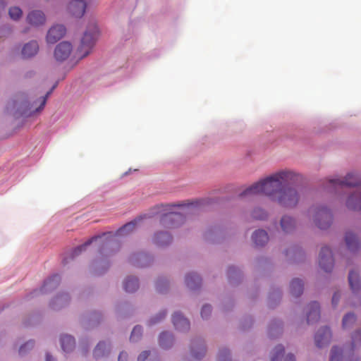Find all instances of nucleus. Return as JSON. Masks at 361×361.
Wrapping results in <instances>:
<instances>
[{
	"label": "nucleus",
	"instance_id": "5",
	"mask_svg": "<svg viewBox=\"0 0 361 361\" xmlns=\"http://www.w3.org/2000/svg\"><path fill=\"white\" fill-rule=\"evenodd\" d=\"M308 214L312 217L316 226L321 229L329 228L332 222L331 212L324 207H312L308 210Z\"/></svg>",
	"mask_w": 361,
	"mask_h": 361
},
{
	"label": "nucleus",
	"instance_id": "1",
	"mask_svg": "<svg viewBox=\"0 0 361 361\" xmlns=\"http://www.w3.org/2000/svg\"><path fill=\"white\" fill-rule=\"evenodd\" d=\"M298 175L292 171H280L247 188L240 194V197L263 194L276 201L282 188L298 180Z\"/></svg>",
	"mask_w": 361,
	"mask_h": 361
},
{
	"label": "nucleus",
	"instance_id": "52",
	"mask_svg": "<svg viewBox=\"0 0 361 361\" xmlns=\"http://www.w3.org/2000/svg\"><path fill=\"white\" fill-rule=\"evenodd\" d=\"M235 267H229L228 268V274H230L231 272H235Z\"/></svg>",
	"mask_w": 361,
	"mask_h": 361
},
{
	"label": "nucleus",
	"instance_id": "3",
	"mask_svg": "<svg viewBox=\"0 0 361 361\" xmlns=\"http://www.w3.org/2000/svg\"><path fill=\"white\" fill-rule=\"evenodd\" d=\"M98 35L99 31L96 24L92 23L90 25L87 30L85 32L78 49V54L80 59L87 56L90 53Z\"/></svg>",
	"mask_w": 361,
	"mask_h": 361
},
{
	"label": "nucleus",
	"instance_id": "23",
	"mask_svg": "<svg viewBox=\"0 0 361 361\" xmlns=\"http://www.w3.org/2000/svg\"><path fill=\"white\" fill-rule=\"evenodd\" d=\"M345 243L348 249L351 251H355L358 249L360 243L359 241L353 233L347 232L345 237Z\"/></svg>",
	"mask_w": 361,
	"mask_h": 361
},
{
	"label": "nucleus",
	"instance_id": "34",
	"mask_svg": "<svg viewBox=\"0 0 361 361\" xmlns=\"http://www.w3.org/2000/svg\"><path fill=\"white\" fill-rule=\"evenodd\" d=\"M356 321V317L353 313H348L343 319V327L347 329L351 326Z\"/></svg>",
	"mask_w": 361,
	"mask_h": 361
},
{
	"label": "nucleus",
	"instance_id": "47",
	"mask_svg": "<svg viewBox=\"0 0 361 361\" xmlns=\"http://www.w3.org/2000/svg\"><path fill=\"white\" fill-rule=\"evenodd\" d=\"M341 295L339 293H335L332 297V305L336 306L339 300Z\"/></svg>",
	"mask_w": 361,
	"mask_h": 361
},
{
	"label": "nucleus",
	"instance_id": "24",
	"mask_svg": "<svg viewBox=\"0 0 361 361\" xmlns=\"http://www.w3.org/2000/svg\"><path fill=\"white\" fill-rule=\"evenodd\" d=\"M70 300V298L67 294H61L57 295L51 302V305L54 310H59L64 305H67Z\"/></svg>",
	"mask_w": 361,
	"mask_h": 361
},
{
	"label": "nucleus",
	"instance_id": "31",
	"mask_svg": "<svg viewBox=\"0 0 361 361\" xmlns=\"http://www.w3.org/2000/svg\"><path fill=\"white\" fill-rule=\"evenodd\" d=\"M109 351V345L105 342H99L94 350V356L96 358L103 357Z\"/></svg>",
	"mask_w": 361,
	"mask_h": 361
},
{
	"label": "nucleus",
	"instance_id": "2",
	"mask_svg": "<svg viewBox=\"0 0 361 361\" xmlns=\"http://www.w3.org/2000/svg\"><path fill=\"white\" fill-rule=\"evenodd\" d=\"M175 204H166L160 205L157 207V209L159 210L156 214H161L160 223L164 227L167 228H173L184 222V216L180 212H171L173 207H175Z\"/></svg>",
	"mask_w": 361,
	"mask_h": 361
},
{
	"label": "nucleus",
	"instance_id": "42",
	"mask_svg": "<svg viewBox=\"0 0 361 361\" xmlns=\"http://www.w3.org/2000/svg\"><path fill=\"white\" fill-rule=\"evenodd\" d=\"M230 353L227 349L221 350L219 353L218 361H227Z\"/></svg>",
	"mask_w": 361,
	"mask_h": 361
},
{
	"label": "nucleus",
	"instance_id": "9",
	"mask_svg": "<svg viewBox=\"0 0 361 361\" xmlns=\"http://www.w3.org/2000/svg\"><path fill=\"white\" fill-rule=\"evenodd\" d=\"M87 7V4L84 0L71 1L68 6V11L69 13L76 18L83 16Z\"/></svg>",
	"mask_w": 361,
	"mask_h": 361
},
{
	"label": "nucleus",
	"instance_id": "25",
	"mask_svg": "<svg viewBox=\"0 0 361 361\" xmlns=\"http://www.w3.org/2000/svg\"><path fill=\"white\" fill-rule=\"evenodd\" d=\"M290 293L295 297L300 296L303 291V282L299 279H294L290 282Z\"/></svg>",
	"mask_w": 361,
	"mask_h": 361
},
{
	"label": "nucleus",
	"instance_id": "30",
	"mask_svg": "<svg viewBox=\"0 0 361 361\" xmlns=\"http://www.w3.org/2000/svg\"><path fill=\"white\" fill-rule=\"evenodd\" d=\"M348 281L353 293H355L360 288V280L357 273L351 271L348 275Z\"/></svg>",
	"mask_w": 361,
	"mask_h": 361
},
{
	"label": "nucleus",
	"instance_id": "44",
	"mask_svg": "<svg viewBox=\"0 0 361 361\" xmlns=\"http://www.w3.org/2000/svg\"><path fill=\"white\" fill-rule=\"evenodd\" d=\"M34 346V342L32 341H29L27 343H26L25 345H22L20 348V350H19V353L20 355H23L25 352V349L27 347L28 348L31 349Z\"/></svg>",
	"mask_w": 361,
	"mask_h": 361
},
{
	"label": "nucleus",
	"instance_id": "32",
	"mask_svg": "<svg viewBox=\"0 0 361 361\" xmlns=\"http://www.w3.org/2000/svg\"><path fill=\"white\" fill-rule=\"evenodd\" d=\"M51 90H50L49 92H48L45 96L44 97H42L41 98H39V102H40V105L39 107L36 108L35 110H32V108H33V104H32V106L29 108V110H30V112H27V111H23V114H25L26 116H31L32 114H33L34 113H36V112H39L41 110L43 109L44 106H45L46 104V102H47V99L48 98V97L49 96V94H51Z\"/></svg>",
	"mask_w": 361,
	"mask_h": 361
},
{
	"label": "nucleus",
	"instance_id": "45",
	"mask_svg": "<svg viewBox=\"0 0 361 361\" xmlns=\"http://www.w3.org/2000/svg\"><path fill=\"white\" fill-rule=\"evenodd\" d=\"M149 355V352L145 350L139 355V356L137 357V361H145V360L148 357Z\"/></svg>",
	"mask_w": 361,
	"mask_h": 361
},
{
	"label": "nucleus",
	"instance_id": "27",
	"mask_svg": "<svg viewBox=\"0 0 361 361\" xmlns=\"http://www.w3.org/2000/svg\"><path fill=\"white\" fill-rule=\"evenodd\" d=\"M191 353L194 357L200 359L206 353V348L203 343H192L191 345Z\"/></svg>",
	"mask_w": 361,
	"mask_h": 361
},
{
	"label": "nucleus",
	"instance_id": "37",
	"mask_svg": "<svg viewBox=\"0 0 361 361\" xmlns=\"http://www.w3.org/2000/svg\"><path fill=\"white\" fill-rule=\"evenodd\" d=\"M252 216L257 220H264L267 217V214L261 208H256L252 211Z\"/></svg>",
	"mask_w": 361,
	"mask_h": 361
},
{
	"label": "nucleus",
	"instance_id": "51",
	"mask_svg": "<svg viewBox=\"0 0 361 361\" xmlns=\"http://www.w3.org/2000/svg\"><path fill=\"white\" fill-rule=\"evenodd\" d=\"M146 258H147V256L143 255H140L138 256L137 259L139 261H141V260H143V259H145Z\"/></svg>",
	"mask_w": 361,
	"mask_h": 361
},
{
	"label": "nucleus",
	"instance_id": "17",
	"mask_svg": "<svg viewBox=\"0 0 361 361\" xmlns=\"http://www.w3.org/2000/svg\"><path fill=\"white\" fill-rule=\"evenodd\" d=\"M99 237H93L90 240L85 242L84 244L75 247L68 257L64 258L63 262V264L68 263V259H73L74 257L80 255L82 251L85 250L86 247L90 245L94 240H97Z\"/></svg>",
	"mask_w": 361,
	"mask_h": 361
},
{
	"label": "nucleus",
	"instance_id": "54",
	"mask_svg": "<svg viewBox=\"0 0 361 361\" xmlns=\"http://www.w3.org/2000/svg\"><path fill=\"white\" fill-rule=\"evenodd\" d=\"M345 361H350V360H348V359H345Z\"/></svg>",
	"mask_w": 361,
	"mask_h": 361
},
{
	"label": "nucleus",
	"instance_id": "29",
	"mask_svg": "<svg viewBox=\"0 0 361 361\" xmlns=\"http://www.w3.org/2000/svg\"><path fill=\"white\" fill-rule=\"evenodd\" d=\"M173 342L172 335L168 332H163L159 336V345L163 348H168L171 347Z\"/></svg>",
	"mask_w": 361,
	"mask_h": 361
},
{
	"label": "nucleus",
	"instance_id": "19",
	"mask_svg": "<svg viewBox=\"0 0 361 361\" xmlns=\"http://www.w3.org/2000/svg\"><path fill=\"white\" fill-rule=\"evenodd\" d=\"M61 278L58 274L53 275L44 281L42 291L46 293L56 288L60 283Z\"/></svg>",
	"mask_w": 361,
	"mask_h": 361
},
{
	"label": "nucleus",
	"instance_id": "7",
	"mask_svg": "<svg viewBox=\"0 0 361 361\" xmlns=\"http://www.w3.org/2000/svg\"><path fill=\"white\" fill-rule=\"evenodd\" d=\"M320 267L326 272H329L334 267V259L332 252L328 247H323L321 249L319 257Z\"/></svg>",
	"mask_w": 361,
	"mask_h": 361
},
{
	"label": "nucleus",
	"instance_id": "13",
	"mask_svg": "<svg viewBox=\"0 0 361 361\" xmlns=\"http://www.w3.org/2000/svg\"><path fill=\"white\" fill-rule=\"evenodd\" d=\"M320 318L319 305L317 302H311L307 307V321L308 324H313Z\"/></svg>",
	"mask_w": 361,
	"mask_h": 361
},
{
	"label": "nucleus",
	"instance_id": "11",
	"mask_svg": "<svg viewBox=\"0 0 361 361\" xmlns=\"http://www.w3.org/2000/svg\"><path fill=\"white\" fill-rule=\"evenodd\" d=\"M331 332L328 327L319 329L314 337L316 345L322 348L329 343L331 338Z\"/></svg>",
	"mask_w": 361,
	"mask_h": 361
},
{
	"label": "nucleus",
	"instance_id": "26",
	"mask_svg": "<svg viewBox=\"0 0 361 361\" xmlns=\"http://www.w3.org/2000/svg\"><path fill=\"white\" fill-rule=\"evenodd\" d=\"M61 345L64 352L71 351L75 347V339L71 336H63L61 338Z\"/></svg>",
	"mask_w": 361,
	"mask_h": 361
},
{
	"label": "nucleus",
	"instance_id": "28",
	"mask_svg": "<svg viewBox=\"0 0 361 361\" xmlns=\"http://www.w3.org/2000/svg\"><path fill=\"white\" fill-rule=\"evenodd\" d=\"M124 289L128 293L135 291L138 287V280L135 277H128L123 283Z\"/></svg>",
	"mask_w": 361,
	"mask_h": 361
},
{
	"label": "nucleus",
	"instance_id": "4",
	"mask_svg": "<svg viewBox=\"0 0 361 361\" xmlns=\"http://www.w3.org/2000/svg\"><path fill=\"white\" fill-rule=\"evenodd\" d=\"M299 199L298 191L295 188L288 187L286 185L279 191L276 202L281 207L293 208L298 204Z\"/></svg>",
	"mask_w": 361,
	"mask_h": 361
},
{
	"label": "nucleus",
	"instance_id": "20",
	"mask_svg": "<svg viewBox=\"0 0 361 361\" xmlns=\"http://www.w3.org/2000/svg\"><path fill=\"white\" fill-rule=\"evenodd\" d=\"M281 227L285 233H290L295 228V221L291 216H283L281 219Z\"/></svg>",
	"mask_w": 361,
	"mask_h": 361
},
{
	"label": "nucleus",
	"instance_id": "8",
	"mask_svg": "<svg viewBox=\"0 0 361 361\" xmlns=\"http://www.w3.org/2000/svg\"><path fill=\"white\" fill-rule=\"evenodd\" d=\"M72 45L68 42L59 43L54 51V57L59 61L66 60L72 52Z\"/></svg>",
	"mask_w": 361,
	"mask_h": 361
},
{
	"label": "nucleus",
	"instance_id": "12",
	"mask_svg": "<svg viewBox=\"0 0 361 361\" xmlns=\"http://www.w3.org/2000/svg\"><path fill=\"white\" fill-rule=\"evenodd\" d=\"M172 322L178 331H185L190 329L189 321L180 312H175L172 315Z\"/></svg>",
	"mask_w": 361,
	"mask_h": 361
},
{
	"label": "nucleus",
	"instance_id": "15",
	"mask_svg": "<svg viewBox=\"0 0 361 361\" xmlns=\"http://www.w3.org/2000/svg\"><path fill=\"white\" fill-rule=\"evenodd\" d=\"M38 51V43L35 40H32L23 46L21 54L23 58L27 59L34 56Z\"/></svg>",
	"mask_w": 361,
	"mask_h": 361
},
{
	"label": "nucleus",
	"instance_id": "50",
	"mask_svg": "<svg viewBox=\"0 0 361 361\" xmlns=\"http://www.w3.org/2000/svg\"><path fill=\"white\" fill-rule=\"evenodd\" d=\"M46 361H54V359L49 354L47 353L46 355Z\"/></svg>",
	"mask_w": 361,
	"mask_h": 361
},
{
	"label": "nucleus",
	"instance_id": "36",
	"mask_svg": "<svg viewBox=\"0 0 361 361\" xmlns=\"http://www.w3.org/2000/svg\"><path fill=\"white\" fill-rule=\"evenodd\" d=\"M142 334V327L140 326H135L132 331L130 338V341L133 342L138 341L141 338Z\"/></svg>",
	"mask_w": 361,
	"mask_h": 361
},
{
	"label": "nucleus",
	"instance_id": "41",
	"mask_svg": "<svg viewBox=\"0 0 361 361\" xmlns=\"http://www.w3.org/2000/svg\"><path fill=\"white\" fill-rule=\"evenodd\" d=\"M212 312V307L209 305H205L201 310V316L203 319L207 318Z\"/></svg>",
	"mask_w": 361,
	"mask_h": 361
},
{
	"label": "nucleus",
	"instance_id": "43",
	"mask_svg": "<svg viewBox=\"0 0 361 361\" xmlns=\"http://www.w3.org/2000/svg\"><path fill=\"white\" fill-rule=\"evenodd\" d=\"M166 311L159 312L158 315H157L155 317H153L151 319L150 324H154L159 322L162 319H164L166 317Z\"/></svg>",
	"mask_w": 361,
	"mask_h": 361
},
{
	"label": "nucleus",
	"instance_id": "14",
	"mask_svg": "<svg viewBox=\"0 0 361 361\" xmlns=\"http://www.w3.org/2000/svg\"><path fill=\"white\" fill-rule=\"evenodd\" d=\"M347 207L353 210H361V189L357 190L347 200Z\"/></svg>",
	"mask_w": 361,
	"mask_h": 361
},
{
	"label": "nucleus",
	"instance_id": "6",
	"mask_svg": "<svg viewBox=\"0 0 361 361\" xmlns=\"http://www.w3.org/2000/svg\"><path fill=\"white\" fill-rule=\"evenodd\" d=\"M329 183L334 190L343 188L344 186L353 187L361 185V179L357 174L348 173L344 180L338 179H329Z\"/></svg>",
	"mask_w": 361,
	"mask_h": 361
},
{
	"label": "nucleus",
	"instance_id": "46",
	"mask_svg": "<svg viewBox=\"0 0 361 361\" xmlns=\"http://www.w3.org/2000/svg\"><path fill=\"white\" fill-rule=\"evenodd\" d=\"M167 284L166 281H164L161 279H159L157 281V288L159 292H162V286H164Z\"/></svg>",
	"mask_w": 361,
	"mask_h": 361
},
{
	"label": "nucleus",
	"instance_id": "49",
	"mask_svg": "<svg viewBox=\"0 0 361 361\" xmlns=\"http://www.w3.org/2000/svg\"><path fill=\"white\" fill-rule=\"evenodd\" d=\"M285 361H295V358L294 357L293 355L292 354H288L286 357V360Z\"/></svg>",
	"mask_w": 361,
	"mask_h": 361
},
{
	"label": "nucleus",
	"instance_id": "16",
	"mask_svg": "<svg viewBox=\"0 0 361 361\" xmlns=\"http://www.w3.org/2000/svg\"><path fill=\"white\" fill-rule=\"evenodd\" d=\"M45 16L41 11H33L27 17V22L34 25H39L45 22Z\"/></svg>",
	"mask_w": 361,
	"mask_h": 361
},
{
	"label": "nucleus",
	"instance_id": "33",
	"mask_svg": "<svg viewBox=\"0 0 361 361\" xmlns=\"http://www.w3.org/2000/svg\"><path fill=\"white\" fill-rule=\"evenodd\" d=\"M136 224H137V220H135L133 221H130V222L125 224L123 227L120 228L116 231V235H123L128 234L129 233H130L131 231H133L135 229Z\"/></svg>",
	"mask_w": 361,
	"mask_h": 361
},
{
	"label": "nucleus",
	"instance_id": "18",
	"mask_svg": "<svg viewBox=\"0 0 361 361\" xmlns=\"http://www.w3.org/2000/svg\"><path fill=\"white\" fill-rule=\"evenodd\" d=\"M153 240L156 245L164 246L171 242L172 237L168 232H157L154 234Z\"/></svg>",
	"mask_w": 361,
	"mask_h": 361
},
{
	"label": "nucleus",
	"instance_id": "10",
	"mask_svg": "<svg viewBox=\"0 0 361 361\" xmlns=\"http://www.w3.org/2000/svg\"><path fill=\"white\" fill-rule=\"evenodd\" d=\"M66 27L62 25H56L51 27L47 35V41L49 44H54L61 39L66 34Z\"/></svg>",
	"mask_w": 361,
	"mask_h": 361
},
{
	"label": "nucleus",
	"instance_id": "39",
	"mask_svg": "<svg viewBox=\"0 0 361 361\" xmlns=\"http://www.w3.org/2000/svg\"><path fill=\"white\" fill-rule=\"evenodd\" d=\"M8 13L11 18L13 20H18L22 16L23 12L19 7L13 6L9 9Z\"/></svg>",
	"mask_w": 361,
	"mask_h": 361
},
{
	"label": "nucleus",
	"instance_id": "53",
	"mask_svg": "<svg viewBox=\"0 0 361 361\" xmlns=\"http://www.w3.org/2000/svg\"><path fill=\"white\" fill-rule=\"evenodd\" d=\"M145 265H146V264H145V263H142H142H140V264H137V267H144V266H145Z\"/></svg>",
	"mask_w": 361,
	"mask_h": 361
},
{
	"label": "nucleus",
	"instance_id": "40",
	"mask_svg": "<svg viewBox=\"0 0 361 361\" xmlns=\"http://www.w3.org/2000/svg\"><path fill=\"white\" fill-rule=\"evenodd\" d=\"M361 345V332L356 331L352 336V350Z\"/></svg>",
	"mask_w": 361,
	"mask_h": 361
},
{
	"label": "nucleus",
	"instance_id": "22",
	"mask_svg": "<svg viewBox=\"0 0 361 361\" xmlns=\"http://www.w3.org/2000/svg\"><path fill=\"white\" fill-rule=\"evenodd\" d=\"M202 279L196 273L188 274L185 276V283L190 289H195L201 284Z\"/></svg>",
	"mask_w": 361,
	"mask_h": 361
},
{
	"label": "nucleus",
	"instance_id": "38",
	"mask_svg": "<svg viewBox=\"0 0 361 361\" xmlns=\"http://www.w3.org/2000/svg\"><path fill=\"white\" fill-rule=\"evenodd\" d=\"M284 353V348L281 345L276 346L274 354L271 357V361H279Z\"/></svg>",
	"mask_w": 361,
	"mask_h": 361
},
{
	"label": "nucleus",
	"instance_id": "35",
	"mask_svg": "<svg viewBox=\"0 0 361 361\" xmlns=\"http://www.w3.org/2000/svg\"><path fill=\"white\" fill-rule=\"evenodd\" d=\"M343 355V350L338 347H333L331 352L330 361H340Z\"/></svg>",
	"mask_w": 361,
	"mask_h": 361
},
{
	"label": "nucleus",
	"instance_id": "48",
	"mask_svg": "<svg viewBox=\"0 0 361 361\" xmlns=\"http://www.w3.org/2000/svg\"><path fill=\"white\" fill-rule=\"evenodd\" d=\"M127 353L125 352H121L118 356V361H123L126 360L127 358Z\"/></svg>",
	"mask_w": 361,
	"mask_h": 361
},
{
	"label": "nucleus",
	"instance_id": "21",
	"mask_svg": "<svg viewBox=\"0 0 361 361\" xmlns=\"http://www.w3.org/2000/svg\"><path fill=\"white\" fill-rule=\"evenodd\" d=\"M252 240L256 246H263L268 242V234L264 230L256 231L252 235Z\"/></svg>",
	"mask_w": 361,
	"mask_h": 361
}]
</instances>
